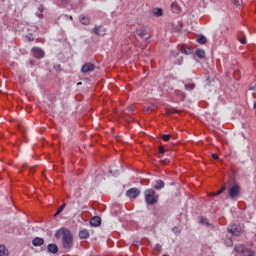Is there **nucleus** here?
Listing matches in <instances>:
<instances>
[{"label": "nucleus", "instance_id": "nucleus-16", "mask_svg": "<svg viewBox=\"0 0 256 256\" xmlns=\"http://www.w3.org/2000/svg\"><path fill=\"white\" fill-rule=\"evenodd\" d=\"M79 19H80V23H82V25H89V23H91V20L89 19V17H87L85 15H80Z\"/></svg>", "mask_w": 256, "mask_h": 256}, {"label": "nucleus", "instance_id": "nucleus-9", "mask_svg": "<svg viewBox=\"0 0 256 256\" xmlns=\"http://www.w3.org/2000/svg\"><path fill=\"white\" fill-rule=\"evenodd\" d=\"M136 33L139 37H141V39H144L145 41H147V39H149L151 36L148 35V33L143 30V29H137Z\"/></svg>", "mask_w": 256, "mask_h": 256}, {"label": "nucleus", "instance_id": "nucleus-42", "mask_svg": "<svg viewBox=\"0 0 256 256\" xmlns=\"http://www.w3.org/2000/svg\"><path fill=\"white\" fill-rule=\"evenodd\" d=\"M55 236H56V237H59V232H56Z\"/></svg>", "mask_w": 256, "mask_h": 256}, {"label": "nucleus", "instance_id": "nucleus-40", "mask_svg": "<svg viewBox=\"0 0 256 256\" xmlns=\"http://www.w3.org/2000/svg\"><path fill=\"white\" fill-rule=\"evenodd\" d=\"M172 55H173L174 57H177V55H179V53H177V52H172Z\"/></svg>", "mask_w": 256, "mask_h": 256}, {"label": "nucleus", "instance_id": "nucleus-2", "mask_svg": "<svg viewBox=\"0 0 256 256\" xmlns=\"http://www.w3.org/2000/svg\"><path fill=\"white\" fill-rule=\"evenodd\" d=\"M62 234V245L64 249H71L73 247V234L67 229L63 230Z\"/></svg>", "mask_w": 256, "mask_h": 256}, {"label": "nucleus", "instance_id": "nucleus-6", "mask_svg": "<svg viewBox=\"0 0 256 256\" xmlns=\"http://www.w3.org/2000/svg\"><path fill=\"white\" fill-rule=\"evenodd\" d=\"M81 71L85 75H87V73H93V71H95V64L87 62L82 66Z\"/></svg>", "mask_w": 256, "mask_h": 256}, {"label": "nucleus", "instance_id": "nucleus-13", "mask_svg": "<svg viewBox=\"0 0 256 256\" xmlns=\"http://www.w3.org/2000/svg\"><path fill=\"white\" fill-rule=\"evenodd\" d=\"M89 236H90L89 230H87V229L80 230V232H79L80 239H89Z\"/></svg>", "mask_w": 256, "mask_h": 256}, {"label": "nucleus", "instance_id": "nucleus-22", "mask_svg": "<svg viewBox=\"0 0 256 256\" xmlns=\"http://www.w3.org/2000/svg\"><path fill=\"white\" fill-rule=\"evenodd\" d=\"M199 223L201 225H206L207 227H209V220H207V218H205V217H200L199 218Z\"/></svg>", "mask_w": 256, "mask_h": 256}, {"label": "nucleus", "instance_id": "nucleus-27", "mask_svg": "<svg viewBox=\"0 0 256 256\" xmlns=\"http://www.w3.org/2000/svg\"><path fill=\"white\" fill-rule=\"evenodd\" d=\"M127 111H128V112H126V114H127V115H131V114L133 113V111H134L133 105L128 106Z\"/></svg>", "mask_w": 256, "mask_h": 256}, {"label": "nucleus", "instance_id": "nucleus-4", "mask_svg": "<svg viewBox=\"0 0 256 256\" xmlns=\"http://www.w3.org/2000/svg\"><path fill=\"white\" fill-rule=\"evenodd\" d=\"M239 193H241V187L239 184H234L230 189H229V197L230 199H235L239 197Z\"/></svg>", "mask_w": 256, "mask_h": 256}, {"label": "nucleus", "instance_id": "nucleus-24", "mask_svg": "<svg viewBox=\"0 0 256 256\" xmlns=\"http://www.w3.org/2000/svg\"><path fill=\"white\" fill-rule=\"evenodd\" d=\"M173 113H179V110H177L175 108H171V109L167 110L168 115H173Z\"/></svg>", "mask_w": 256, "mask_h": 256}, {"label": "nucleus", "instance_id": "nucleus-18", "mask_svg": "<svg viewBox=\"0 0 256 256\" xmlns=\"http://www.w3.org/2000/svg\"><path fill=\"white\" fill-rule=\"evenodd\" d=\"M181 53H183L184 55H191V48L187 47V46H182L180 48Z\"/></svg>", "mask_w": 256, "mask_h": 256}, {"label": "nucleus", "instance_id": "nucleus-36", "mask_svg": "<svg viewBox=\"0 0 256 256\" xmlns=\"http://www.w3.org/2000/svg\"><path fill=\"white\" fill-rule=\"evenodd\" d=\"M162 247H161V244H156L155 245V250L156 251H161Z\"/></svg>", "mask_w": 256, "mask_h": 256}, {"label": "nucleus", "instance_id": "nucleus-26", "mask_svg": "<svg viewBox=\"0 0 256 256\" xmlns=\"http://www.w3.org/2000/svg\"><path fill=\"white\" fill-rule=\"evenodd\" d=\"M225 245L226 247H231L233 245V240L231 238L226 239Z\"/></svg>", "mask_w": 256, "mask_h": 256}, {"label": "nucleus", "instance_id": "nucleus-19", "mask_svg": "<svg viewBox=\"0 0 256 256\" xmlns=\"http://www.w3.org/2000/svg\"><path fill=\"white\" fill-rule=\"evenodd\" d=\"M195 53H196V55L199 59H204L205 58V50L197 49Z\"/></svg>", "mask_w": 256, "mask_h": 256}, {"label": "nucleus", "instance_id": "nucleus-33", "mask_svg": "<svg viewBox=\"0 0 256 256\" xmlns=\"http://www.w3.org/2000/svg\"><path fill=\"white\" fill-rule=\"evenodd\" d=\"M154 109H155V106H148L146 108V111L149 113V112L153 111Z\"/></svg>", "mask_w": 256, "mask_h": 256}, {"label": "nucleus", "instance_id": "nucleus-23", "mask_svg": "<svg viewBox=\"0 0 256 256\" xmlns=\"http://www.w3.org/2000/svg\"><path fill=\"white\" fill-rule=\"evenodd\" d=\"M185 89L186 91H193V89H195V84L193 83L185 84Z\"/></svg>", "mask_w": 256, "mask_h": 256}, {"label": "nucleus", "instance_id": "nucleus-14", "mask_svg": "<svg viewBox=\"0 0 256 256\" xmlns=\"http://www.w3.org/2000/svg\"><path fill=\"white\" fill-rule=\"evenodd\" d=\"M163 187H165V182H163V180H156L154 189H156V191H161V189H163Z\"/></svg>", "mask_w": 256, "mask_h": 256}, {"label": "nucleus", "instance_id": "nucleus-15", "mask_svg": "<svg viewBox=\"0 0 256 256\" xmlns=\"http://www.w3.org/2000/svg\"><path fill=\"white\" fill-rule=\"evenodd\" d=\"M152 14L154 17H162L163 16V9L161 8H154L152 10Z\"/></svg>", "mask_w": 256, "mask_h": 256}, {"label": "nucleus", "instance_id": "nucleus-12", "mask_svg": "<svg viewBox=\"0 0 256 256\" xmlns=\"http://www.w3.org/2000/svg\"><path fill=\"white\" fill-rule=\"evenodd\" d=\"M47 251L48 253H59V247L56 246V244H49L47 246Z\"/></svg>", "mask_w": 256, "mask_h": 256}, {"label": "nucleus", "instance_id": "nucleus-32", "mask_svg": "<svg viewBox=\"0 0 256 256\" xmlns=\"http://www.w3.org/2000/svg\"><path fill=\"white\" fill-rule=\"evenodd\" d=\"M93 32L95 33V35H100L99 26H95Z\"/></svg>", "mask_w": 256, "mask_h": 256}, {"label": "nucleus", "instance_id": "nucleus-1", "mask_svg": "<svg viewBox=\"0 0 256 256\" xmlns=\"http://www.w3.org/2000/svg\"><path fill=\"white\" fill-rule=\"evenodd\" d=\"M144 197L147 205H155L159 201V196L153 189L145 190Z\"/></svg>", "mask_w": 256, "mask_h": 256}, {"label": "nucleus", "instance_id": "nucleus-39", "mask_svg": "<svg viewBox=\"0 0 256 256\" xmlns=\"http://www.w3.org/2000/svg\"><path fill=\"white\" fill-rule=\"evenodd\" d=\"M212 157H213V159H219V155H217V154H212Z\"/></svg>", "mask_w": 256, "mask_h": 256}, {"label": "nucleus", "instance_id": "nucleus-5", "mask_svg": "<svg viewBox=\"0 0 256 256\" xmlns=\"http://www.w3.org/2000/svg\"><path fill=\"white\" fill-rule=\"evenodd\" d=\"M31 53L36 59H43L45 57V51L39 47L32 48Z\"/></svg>", "mask_w": 256, "mask_h": 256}, {"label": "nucleus", "instance_id": "nucleus-41", "mask_svg": "<svg viewBox=\"0 0 256 256\" xmlns=\"http://www.w3.org/2000/svg\"><path fill=\"white\" fill-rule=\"evenodd\" d=\"M253 109H256V101H254Z\"/></svg>", "mask_w": 256, "mask_h": 256}, {"label": "nucleus", "instance_id": "nucleus-25", "mask_svg": "<svg viewBox=\"0 0 256 256\" xmlns=\"http://www.w3.org/2000/svg\"><path fill=\"white\" fill-rule=\"evenodd\" d=\"M110 173H112L114 177H119L120 175L119 170H113V168L110 169Z\"/></svg>", "mask_w": 256, "mask_h": 256}, {"label": "nucleus", "instance_id": "nucleus-29", "mask_svg": "<svg viewBox=\"0 0 256 256\" xmlns=\"http://www.w3.org/2000/svg\"><path fill=\"white\" fill-rule=\"evenodd\" d=\"M162 139H163V141H169V139H171V135L164 134V135H162Z\"/></svg>", "mask_w": 256, "mask_h": 256}, {"label": "nucleus", "instance_id": "nucleus-20", "mask_svg": "<svg viewBox=\"0 0 256 256\" xmlns=\"http://www.w3.org/2000/svg\"><path fill=\"white\" fill-rule=\"evenodd\" d=\"M197 43H199L200 45H205V43H207V38L203 35H200L197 38Z\"/></svg>", "mask_w": 256, "mask_h": 256}, {"label": "nucleus", "instance_id": "nucleus-38", "mask_svg": "<svg viewBox=\"0 0 256 256\" xmlns=\"http://www.w3.org/2000/svg\"><path fill=\"white\" fill-rule=\"evenodd\" d=\"M28 41H33V37L31 35L26 36Z\"/></svg>", "mask_w": 256, "mask_h": 256}, {"label": "nucleus", "instance_id": "nucleus-11", "mask_svg": "<svg viewBox=\"0 0 256 256\" xmlns=\"http://www.w3.org/2000/svg\"><path fill=\"white\" fill-rule=\"evenodd\" d=\"M43 243H45V240L41 237H36L32 240V245L34 247H41V245H43Z\"/></svg>", "mask_w": 256, "mask_h": 256}, {"label": "nucleus", "instance_id": "nucleus-31", "mask_svg": "<svg viewBox=\"0 0 256 256\" xmlns=\"http://www.w3.org/2000/svg\"><path fill=\"white\" fill-rule=\"evenodd\" d=\"M228 233H231L232 235H239L237 231L233 230V228H228Z\"/></svg>", "mask_w": 256, "mask_h": 256}, {"label": "nucleus", "instance_id": "nucleus-30", "mask_svg": "<svg viewBox=\"0 0 256 256\" xmlns=\"http://www.w3.org/2000/svg\"><path fill=\"white\" fill-rule=\"evenodd\" d=\"M225 189H227L226 186H222L221 189L214 195H221V193H223L225 191Z\"/></svg>", "mask_w": 256, "mask_h": 256}, {"label": "nucleus", "instance_id": "nucleus-28", "mask_svg": "<svg viewBox=\"0 0 256 256\" xmlns=\"http://www.w3.org/2000/svg\"><path fill=\"white\" fill-rule=\"evenodd\" d=\"M232 3L234 5H236L237 7H239V5H241L243 3V0H232Z\"/></svg>", "mask_w": 256, "mask_h": 256}, {"label": "nucleus", "instance_id": "nucleus-3", "mask_svg": "<svg viewBox=\"0 0 256 256\" xmlns=\"http://www.w3.org/2000/svg\"><path fill=\"white\" fill-rule=\"evenodd\" d=\"M236 253H239L241 256H255V253L251 249L245 248L243 245H237L234 247Z\"/></svg>", "mask_w": 256, "mask_h": 256}, {"label": "nucleus", "instance_id": "nucleus-7", "mask_svg": "<svg viewBox=\"0 0 256 256\" xmlns=\"http://www.w3.org/2000/svg\"><path fill=\"white\" fill-rule=\"evenodd\" d=\"M141 195V191L138 188H130L126 192V196L129 197V199H137Z\"/></svg>", "mask_w": 256, "mask_h": 256}, {"label": "nucleus", "instance_id": "nucleus-10", "mask_svg": "<svg viewBox=\"0 0 256 256\" xmlns=\"http://www.w3.org/2000/svg\"><path fill=\"white\" fill-rule=\"evenodd\" d=\"M170 9L172 13H176V14L181 13V7L179 6V4H177V2H172L170 5Z\"/></svg>", "mask_w": 256, "mask_h": 256}, {"label": "nucleus", "instance_id": "nucleus-43", "mask_svg": "<svg viewBox=\"0 0 256 256\" xmlns=\"http://www.w3.org/2000/svg\"><path fill=\"white\" fill-rule=\"evenodd\" d=\"M165 161H166V160H162V162H164V163H165Z\"/></svg>", "mask_w": 256, "mask_h": 256}, {"label": "nucleus", "instance_id": "nucleus-21", "mask_svg": "<svg viewBox=\"0 0 256 256\" xmlns=\"http://www.w3.org/2000/svg\"><path fill=\"white\" fill-rule=\"evenodd\" d=\"M65 207H67V204H66V203L62 204V205L58 208V210L56 211V213L54 214V217H57V215H59L60 213H63V210L65 209Z\"/></svg>", "mask_w": 256, "mask_h": 256}, {"label": "nucleus", "instance_id": "nucleus-34", "mask_svg": "<svg viewBox=\"0 0 256 256\" xmlns=\"http://www.w3.org/2000/svg\"><path fill=\"white\" fill-rule=\"evenodd\" d=\"M159 153H160L161 155H163V154L165 153V148H163V146H160V147H159Z\"/></svg>", "mask_w": 256, "mask_h": 256}, {"label": "nucleus", "instance_id": "nucleus-17", "mask_svg": "<svg viewBox=\"0 0 256 256\" xmlns=\"http://www.w3.org/2000/svg\"><path fill=\"white\" fill-rule=\"evenodd\" d=\"M0 256H9V250L5 245H0Z\"/></svg>", "mask_w": 256, "mask_h": 256}, {"label": "nucleus", "instance_id": "nucleus-37", "mask_svg": "<svg viewBox=\"0 0 256 256\" xmlns=\"http://www.w3.org/2000/svg\"><path fill=\"white\" fill-rule=\"evenodd\" d=\"M250 91H256V84L250 87Z\"/></svg>", "mask_w": 256, "mask_h": 256}, {"label": "nucleus", "instance_id": "nucleus-8", "mask_svg": "<svg viewBox=\"0 0 256 256\" xmlns=\"http://www.w3.org/2000/svg\"><path fill=\"white\" fill-rule=\"evenodd\" d=\"M90 225L92 227H99V225H101V217L94 216L93 218H91L90 219Z\"/></svg>", "mask_w": 256, "mask_h": 256}, {"label": "nucleus", "instance_id": "nucleus-35", "mask_svg": "<svg viewBox=\"0 0 256 256\" xmlns=\"http://www.w3.org/2000/svg\"><path fill=\"white\" fill-rule=\"evenodd\" d=\"M239 42L242 44V45H245V43H247V40L246 38H242V39H239Z\"/></svg>", "mask_w": 256, "mask_h": 256}]
</instances>
